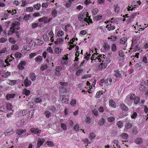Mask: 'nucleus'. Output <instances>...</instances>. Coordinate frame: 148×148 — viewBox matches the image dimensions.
<instances>
[{
  "label": "nucleus",
  "instance_id": "obj_28",
  "mask_svg": "<svg viewBox=\"0 0 148 148\" xmlns=\"http://www.w3.org/2000/svg\"><path fill=\"white\" fill-rule=\"evenodd\" d=\"M103 47L106 50H108L110 49V46L107 43H105L103 45Z\"/></svg>",
  "mask_w": 148,
  "mask_h": 148
},
{
  "label": "nucleus",
  "instance_id": "obj_58",
  "mask_svg": "<svg viewBox=\"0 0 148 148\" xmlns=\"http://www.w3.org/2000/svg\"><path fill=\"white\" fill-rule=\"evenodd\" d=\"M12 106L10 104H8L7 106V108L9 110H11L12 109Z\"/></svg>",
  "mask_w": 148,
  "mask_h": 148
},
{
  "label": "nucleus",
  "instance_id": "obj_57",
  "mask_svg": "<svg viewBox=\"0 0 148 148\" xmlns=\"http://www.w3.org/2000/svg\"><path fill=\"white\" fill-rule=\"evenodd\" d=\"M35 101L36 103H39L42 101V100L40 98H38L35 99Z\"/></svg>",
  "mask_w": 148,
  "mask_h": 148
},
{
  "label": "nucleus",
  "instance_id": "obj_47",
  "mask_svg": "<svg viewBox=\"0 0 148 148\" xmlns=\"http://www.w3.org/2000/svg\"><path fill=\"white\" fill-rule=\"evenodd\" d=\"M54 51L56 53L59 54V52L60 53L61 52V49H60V50L59 48V47H58L55 49Z\"/></svg>",
  "mask_w": 148,
  "mask_h": 148
},
{
  "label": "nucleus",
  "instance_id": "obj_25",
  "mask_svg": "<svg viewBox=\"0 0 148 148\" xmlns=\"http://www.w3.org/2000/svg\"><path fill=\"white\" fill-rule=\"evenodd\" d=\"M117 126L119 128H122L123 126V123L121 121H118L116 123Z\"/></svg>",
  "mask_w": 148,
  "mask_h": 148
},
{
  "label": "nucleus",
  "instance_id": "obj_21",
  "mask_svg": "<svg viewBox=\"0 0 148 148\" xmlns=\"http://www.w3.org/2000/svg\"><path fill=\"white\" fill-rule=\"evenodd\" d=\"M109 103L111 107H112L113 108L115 107V103L113 100H110L109 101Z\"/></svg>",
  "mask_w": 148,
  "mask_h": 148
},
{
  "label": "nucleus",
  "instance_id": "obj_24",
  "mask_svg": "<svg viewBox=\"0 0 148 148\" xmlns=\"http://www.w3.org/2000/svg\"><path fill=\"white\" fill-rule=\"evenodd\" d=\"M111 49L112 51L115 52L116 51V45L114 44H112V45Z\"/></svg>",
  "mask_w": 148,
  "mask_h": 148
},
{
  "label": "nucleus",
  "instance_id": "obj_18",
  "mask_svg": "<svg viewBox=\"0 0 148 148\" xmlns=\"http://www.w3.org/2000/svg\"><path fill=\"white\" fill-rule=\"evenodd\" d=\"M132 126V124L130 123H127L125 125V128L127 129H130Z\"/></svg>",
  "mask_w": 148,
  "mask_h": 148
},
{
  "label": "nucleus",
  "instance_id": "obj_45",
  "mask_svg": "<svg viewBox=\"0 0 148 148\" xmlns=\"http://www.w3.org/2000/svg\"><path fill=\"white\" fill-rule=\"evenodd\" d=\"M79 54H78V56H76L75 58V60H74L75 64H78L79 61H78L79 58H78V57L79 56Z\"/></svg>",
  "mask_w": 148,
  "mask_h": 148
},
{
  "label": "nucleus",
  "instance_id": "obj_33",
  "mask_svg": "<svg viewBox=\"0 0 148 148\" xmlns=\"http://www.w3.org/2000/svg\"><path fill=\"white\" fill-rule=\"evenodd\" d=\"M22 116L25 115L27 113V111L26 110H22L20 112Z\"/></svg>",
  "mask_w": 148,
  "mask_h": 148
},
{
  "label": "nucleus",
  "instance_id": "obj_42",
  "mask_svg": "<svg viewBox=\"0 0 148 148\" xmlns=\"http://www.w3.org/2000/svg\"><path fill=\"white\" fill-rule=\"evenodd\" d=\"M18 47L17 45L15 44L13 45L12 47V50H17L18 49Z\"/></svg>",
  "mask_w": 148,
  "mask_h": 148
},
{
  "label": "nucleus",
  "instance_id": "obj_15",
  "mask_svg": "<svg viewBox=\"0 0 148 148\" xmlns=\"http://www.w3.org/2000/svg\"><path fill=\"white\" fill-rule=\"evenodd\" d=\"M7 83L10 85L13 86L16 83V81L15 80H9L8 81Z\"/></svg>",
  "mask_w": 148,
  "mask_h": 148
},
{
  "label": "nucleus",
  "instance_id": "obj_44",
  "mask_svg": "<svg viewBox=\"0 0 148 148\" xmlns=\"http://www.w3.org/2000/svg\"><path fill=\"white\" fill-rule=\"evenodd\" d=\"M52 16L53 17H55L56 16V15L57 13V11L55 9H54L52 10Z\"/></svg>",
  "mask_w": 148,
  "mask_h": 148
},
{
  "label": "nucleus",
  "instance_id": "obj_48",
  "mask_svg": "<svg viewBox=\"0 0 148 148\" xmlns=\"http://www.w3.org/2000/svg\"><path fill=\"white\" fill-rule=\"evenodd\" d=\"M9 42L12 43V44H14L16 43V41L14 39V38H10L9 39Z\"/></svg>",
  "mask_w": 148,
  "mask_h": 148
},
{
  "label": "nucleus",
  "instance_id": "obj_49",
  "mask_svg": "<svg viewBox=\"0 0 148 148\" xmlns=\"http://www.w3.org/2000/svg\"><path fill=\"white\" fill-rule=\"evenodd\" d=\"M102 16L101 15V16L98 15V16H96L95 17V18L96 21H99V20L101 19L102 18Z\"/></svg>",
  "mask_w": 148,
  "mask_h": 148
},
{
  "label": "nucleus",
  "instance_id": "obj_43",
  "mask_svg": "<svg viewBox=\"0 0 148 148\" xmlns=\"http://www.w3.org/2000/svg\"><path fill=\"white\" fill-rule=\"evenodd\" d=\"M30 42L29 43V44L30 45H31L32 46H33V47H34L36 45V43L34 42H32V40H30L29 39Z\"/></svg>",
  "mask_w": 148,
  "mask_h": 148
},
{
  "label": "nucleus",
  "instance_id": "obj_59",
  "mask_svg": "<svg viewBox=\"0 0 148 148\" xmlns=\"http://www.w3.org/2000/svg\"><path fill=\"white\" fill-rule=\"evenodd\" d=\"M21 53L19 52H16L15 54V56L17 58H20L21 57Z\"/></svg>",
  "mask_w": 148,
  "mask_h": 148
},
{
  "label": "nucleus",
  "instance_id": "obj_8",
  "mask_svg": "<svg viewBox=\"0 0 148 148\" xmlns=\"http://www.w3.org/2000/svg\"><path fill=\"white\" fill-rule=\"evenodd\" d=\"M20 23L18 22H16L14 23H12L11 25V27H10V29L12 30L14 28H15L14 27H18L20 25Z\"/></svg>",
  "mask_w": 148,
  "mask_h": 148
},
{
  "label": "nucleus",
  "instance_id": "obj_16",
  "mask_svg": "<svg viewBox=\"0 0 148 148\" xmlns=\"http://www.w3.org/2000/svg\"><path fill=\"white\" fill-rule=\"evenodd\" d=\"M134 104H137L140 101V99L139 98L135 95V97L134 98Z\"/></svg>",
  "mask_w": 148,
  "mask_h": 148
},
{
  "label": "nucleus",
  "instance_id": "obj_2",
  "mask_svg": "<svg viewBox=\"0 0 148 148\" xmlns=\"http://www.w3.org/2000/svg\"><path fill=\"white\" fill-rule=\"evenodd\" d=\"M81 66L74 65L75 70L76 71L75 74L78 76L83 71V69H81Z\"/></svg>",
  "mask_w": 148,
  "mask_h": 148
},
{
  "label": "nucleus",
  "instance_id": "obj_60",
  "mask_svg": "<svg viewBox=\"0 0 148 148\" xmlns=\"http://www.w3.org/2000/svg\"><path fill=\"white\" fill-rule=\"evenodd\" d=\"M99 111L100 112H103L104 111L103 108L102 106H100L98 109Z\"/></svg>",
  "mask_w": 148,
  "mask_h": 148
},
{
  "label": "nucleus",
  "instance_id": "obj_32",
  "mask_svg": "<svg viewBox=\"0 0 148 148\" xmlns=\"http://www.w3.org/2000/svg\"><path fill=\"white\" fill-rule=\"evenodd\" d=\"M91 76L90 74H85L82 76V78L83 79H84L88 77H90Z\"/></svg>",
  "mask_w": 148,
  "mask_h": 148
},
{
  "label": "nucleus",
  "instance_id": "obj_63",
  "mask_svg": "<svg viewBox=\"0 0 148 148\" xmlns=\"http://www.w3.org/2000/svg\"><path fill=\"white\" fill-rule=\"evenodd\" d=\"M7 40L4 38H2L0 39V42L1 43L7 41Z\"/></svg>",
  "mask_w": 148,
  "mask_h": 148
},
{
  "label": "nucleus",
  "instance_id": "obj_23",
  "mask_svg": "<svg viewBox=\"0 0 148 148\" xmlns=\"http://www.w3.org/2000/svg\"><path fill=\"white\" fill-rule=\"evenodd\" d=\"M51 113L48 110H46L45 112V115L46 117L47 118L50 117L51 116Z\"/></svg>",
  "mask_w": 148,
  "mask_h": 148
},
{
  "label": "nucleus",
  "instance_id": "obj_40",
  "mask_svg": "<svg viewBox=\"0 0 148 148\" xmlns=\"http://www.w3.org/2000/svg\"><path fill=\"white\" fill-rule=\"evenodd\" d=\"M99 12V10L98 9L96 8L95 9H93L92 11V13L94 15L96 14Z\"/></svg>",
  "mask_w": 148,
  "mask_h": 148
},
{
  "label": "nucleus",
  "instance_id": "obj_20",
  "mask_svg": "<svg viewBox=\"0 0 148 148\" xmlns=\"http://www.w3.org/2000/svg\"><path fill=\"white\" fill-rule=\"evenodd\" d=\"M110 26L108 27L109 25H107L106 26V27L108 28V30L110 31L111 30H114L115 29V26L112 25L111 24L110 25Z\"/></svg>",
  "mask_w": 148,
  "mask_h": 148
},
{
  "label": "nucleus",
  "instance_id": "obj_56",
  "mask_svg": "<svg viewBox=\"0 0 148 148\" xmlns=\"http://www.w3.org/2000/svg\"><path fill=\"white\" fill-rule=\"evenodd\" d=\"M47 65H42V66L40 68V69L42 71H43L44 70L47 69Z\"/></svg>",
  "mask_w": 148,
  "mask_h": 148
},
{
  "label": "nucleus",
  "instance_id": "obj_34",
  "mask_svg": "<svg viewBox=\"0 0 148 148\" xmlns=\"http://www.w3.org/2000/svg\"><path fill=\"white\" fill-rule=\"evenodd\" d=\"M95 137V135L93 132L90 133L89 134V137L90 139H94Z\"/></svg>",
  "mask_w": 148,
  "mask_h": 148
},
{
  "label": "nucleus",
  "instance_id": "obj_26",
  "mask_svg": "<svg viewBox=\"0 0 148 148\" xmlns=\"http://www.w3.org/2000/svg\"><path fill=\"white\" fill-rule=\"evenodd\" d=\"M42 60V57L40 56H38L35 58V60L36 62H40Z\"/></svg>",
  "mask_w": 148,
  "mask_h": 148
},
{
  "label": "nucleus",
  "instance_id": "obj_22",
  "mask_svg": "<svg viewBox=\"0 0 148 148\" xmlns=\"http://www.w3.org/2000/svg\"><path fill=\"white\" fill-rule=\"evenodd\" d=\"M41 5L39 3H37L36 5H34L33 7L34 9H36V10H38L41 7Z\"/></svg>",
  "mask_w": 148,
  "mask_h": 148
},
{
  "label": "nucleus",
  "instance_id": "obj_30",
  "mask_svg": "<svg viewBox=\"0 0 148 148\" xmlns=\"http://www.w3.org/2000/svg\"><path fill=\"white\" fill-rule=\"evenodd\" d=\"M104 120L103 119H101L99 120V124L100 126H102L104 125Z\"/></svg>",
  "mask_w": 148,
  "mask_h": 148
},
{
  "label": "nucleus",
  "instance_id": "obj_29",
  "mask_svg": "<svg viewBox=\"0 0 148 148\" xmlns=\"http://www.w3.org/2000/svg\"><path fill=\"white\" fill-rule=\"evenodd\" d=\"M46 144L48 146L50 147H52L54 145L53 143L50 141H47Z\"/></svg>",
  "mask_w": 148,
  "mask_h": 148
},
{
  "label": "nucleus",
  "instance_id": "obj_50",
  "mask_svg": "<svg viewBox=\"0 0 148 148\" xmlns=\"http://www.w3.org/2000/svg\"><path fill=\"white\" fill-rule=\"evenodd\" d=\"M74 130L76 131H77L79 129V125L78 124H76L73 127Z\"/></svg>",
  "mask_w": 148,
  "mask_h": 148
},
{
  "label": "nucleus",
  "instance_id": "obj_61",
  "mask_svg": "<svg viewBox=\"0 0 148 148\" xmlns=\"http://www.w3.org/2000/svg\"><path fill=\"white\" fill-rule=\"evenodd\" d=\"M119 56L121 57H123L124 56V54L123 51L121 50L119 51Z\"/></svg>",
  "mask_w": 148,
  "mask_h": 148
},
{
  "label": "nucleus",
  "instance_id": "obj_41",
  "mask_svg": "<svg viewBox=\"0 0 148 148\" xmlns=\"http://www.w3.org/2000/svg\"><path fill=\"white\" fill-rule=\"evenodd\" d=\"M115 120V118L112 116H110L108 119V120L109 122H112L114 121Z\"/></svg>",
  "mask_w": 148,
  "mask_h": 148
},
{
  "label": "nucleus",
  "instance_id": "obj_54",
  "mask_svg": "<svg viewBox=\"0 0 148 148\" xmlns=\"http://www.w3.org/2000/svg\"><path fill=\"white\" fill-rule=\"evenodd\" d=\"M36 53H31L29 55V58H30L32 59L34 58V56H36Z\"/></svg>",
  "mask_w": 148,
  "mask_h": 148
},
{
  "label": "nucleus",
  "instance_id": "obj_6",
  "mask_svg": "<svg viewBox=\"0 0 148 148\" xmlns=\"http://www.w3.org/2000/svg\"><path fill=\"white\" fill-rule=\"evenodd\" d=\"M31 82L30 80H29L27 77L24 81V84L25 86L26 87H27L31 84Z\"/></svg>",
  "mask_w": 148,
  "mask_h": 148
},
{
  "label": "nucleus",
  "instance_id": "obj_53",
  "mask_svg": "<svg viewBox=\"0 0 148 148\" xmlns=\"http://www.w3.org/2000/svg\"><path fill=\"white\" fill-rule=\"evenodd\" d=\"M38 25V24L37 23H33L32 24V28H35L37 27Z\"/></svg>",
  "mask_w": 148,
  "mask_h": 148
},
{
  "label": "nucleus",
  "instance_id": "obj_5",
  "mask_svg": "<svg viewBox=\"0 0 148 148\" xmlns=\"http://www.w3.org/2000/svg\"><path fill=\"white\" fill-rule=\"evenodd\" d=\"M146 82L144 81H142L140 85L139 89L140 90L143 91L145 90V88Z\"/></svg>",
  "mask_w": 148,
  "mask_h": 148
},
{
  "label": "nucleus",
  "instance_id": "obj_36",
  "mask_svg": "<svg viewBox=\"0 0 148 148\" xmlns=\"http://www.w3.org/2000/svg\"><path fill=\"white\" fill-rule=\"evenodd\" d=\"M60 124L61 127L64 130H66V124L61 123Z\"/></svg>",
  "mask_w": 148,
  "mask_h": 148
},
{
  "label": "nucleus",
  "instance_id": "obj_10",
  "mask_svg": "<svg viewBox=\"0 0 148 148\" xmlns=\"http://www.w3.org/2000/svg\"><path fill=\"white\" fill-rule=\"evenodd\" d=\"M27 130L26 129L22 130L20 129L17 130V134L19 135H21L23 133H25L26 132Z\"/></svg>",
  "mask_w": 148,
  "mask_h": 148
},
{
  "label": "nucleus",
  "instance_id": "obj_1",
  "mask_svg": "<svg viewBox=\"0 0 148 148\" xmlns=\"http://www.w3.org/2000/svg\"><path fill=\"white\" fill-rule=\"evenodd\" d=\"M135 97V95L134 94H132L128 95L125 99V102L128 104L131 105Z\"/></svg>",
  "mask_w": 148,
  "mask_h": 148
},
{
  "label": "nucleus",
  "instance_id": "obj_14",
  "mask_svg": "<svg viewBox=\"0 0 148 148\" xmlns=\"http://www.w3.org/2000/svg\"><path fill=\"white\" fill-rule=\"evenodd\" d=\"M30 79L32 81H34L36 77L35 74L34 73H31L29 75Z\"/></svg>",
  "mask_w": 148,
  "mask_h": 148
},
{
  "label": "nucleus",
  "instance_id": "obj_11",
  "mask_svg": "<svg viewBox=\"0 0 148 148\" xmlns=\"http://www.w3.org/2000/svg\"><path fill=\"white\" fill-rule=\"evenodd\" d=\"M11 74V73L8 71L6 72L4 74L2 75L1 77L4 78H7Z\"/></svg>",
  "mask_w": 148,
  "mask_h": 148
},
{
  "label": "nucleus",
  "instance_id": "obj_9",
  "mask_svg": "<svg viewBox=\"0 0 148 148\" xmlns=\"http://www.w3.org/2000/svg\"><path fill=\"white\" fill-rule=\"evenodd\" d=\"M114 76L116 77H121L122 74L121 72L118 70H115Z\"/></svg>",
  "mask_w": 148,
  "mask_h": 148
},
{
  "label": "nucleus",
  "instance_id": "obj_12",
  "mask_svg": "<svg viewBox=\"0 0 148 148\" xmlns=\"http://www.w3.org/2000/svg\"><path fill=\"white\" fill-rule=\"evenodd\" d=\"M96 67L97 68V70H101L102 69H104L106 67V65H96Z\"/></svg>",
  "mask_w": 148,
  "mask_h": 148
},
{
  "label": "nucleus",
  "instance_id": "obj_37",
  "mask_svg": "<svg viewBox=\"0 0 148 148\" xmlns=\"http://www.w3.org/2000/svg\"><path fill=\"white\" fill-rule=\"evenodd\" d=\"M42 37L45 41H47L48 40H49V37L47 35L44 34L42 36Z\"/></svg>",
  "mask_w": 148,
  "mask_h": 148
},
{
  "label": "nucleus",
  "instance_id": "obj_7",
  "mask_svg": "<svg viewBox=\"0 0 148 148\" xmlns=\"http://www.w3.org/2000/svg\"><path fill=\"white\" fill-rule=\"evenodd\" d=\"M120 106L121 109L124 111H127L129 110L128 107L123 103L120 105Z\"/></svg>",
  "mask_w": 148,
  "mask_h": 148
},
{
  "label": "nucleus",
  "instance_id": "obj_51",
  "mask_svg": "<svg viewBox=\"0 0 148 148\" xmlns=\"http://www.w3.org/2000/svg\"><path fill=\"white\" fill-rule=\"evenodd\" d=\"M90 119L89 116H87L85 119V121L86 123H90Z\"/></svg>",
  "mask_w": 148,
  "mask_h": 148
},
{
  "label": "nucleus",
  "instance_id": "obj_39",
  "mask_svg": "<svg viewBox=\"0 0 148 148\" xmlns=\"http://www.w3.org/2000/svg\"><path fill=\"white\" fill-rule=\"evenodd\" d=\"M137 116V113L136 112H134L131 116V118L132 119H134Z\"/></svg>",
  "mask_w": 148,
  "mask_h": 148
},
{
  "label": "nucleus",
  "instance_id": "obj_27",
  "mask_svg": "<svg viewBox=\"0 0 148 148\" xmlns=\"http://www.w3.org/2000/svg\"><path fill=\"white\" fill-rule=\"evenodd\" d=\"M112 82V79L111 78H108L106 80L105 83L108 85H110Z\"/></svg>",
  "mask_w": 148,
  "mask_h": 148
},
{
  "label": "nucleus",
  "instance_id": "obj_46",
  "mask_svg": "<svg viewBox=\"0 0 148 148\" xmlns=\"http://www.w3.org/2000/svg\"><path fill=\"white\" fill-rule=\"evenodd\" d=\"M114 7H115V8H114V11L115 12H119V7L118 6V5H114Z\"/></svg>",
  "mask_w": 148,
  "mask_h": 148
},
{
  "label": "nucleus",
  "instance_id": "obj_19",
  "mask_svg": "<svg viewBox=\"0 0 148 148\" xmlns=\"http://www.w3.org/2000/svg\"><path fill=\"white\" fill-rule=\"evenodd\" d=\"M23 94L25 95L26 96H28L30 94V91L28 90H27L26 89H24L23 90Z\"/></svg>",
  "mask_w": 148,
  "mask_h": 148
},
{
  "label": "nucleus",
  "instance_id": "obj_62",
  "mask_svg": "<svg viewBox=\"0 0 148 148\" xmlns=\"http://www.w3.org/2000/svg\"><path fill=\"white\" fill-rule=\"evenodd\" d=\"M23 47L24 49L27 51H29L31 49L30 47L28 46H24Z\"/></svg>",
  "mask_w": 148,
  "mask_h": 148
},
{
  "label": "nucleus",
  "instance_id": "obj_55",
  "mask_svg": "<svg viewBox=\"0 0 148 148\" xmlns=\"http://www.w3.org/2000/svg\"><path fill=\"white\" fill-rule=\"evenodd\" d=\"M60 84L61 85L63 86H66L68 85V83L67 82H60Z\"/></svg>",
  "mask_w": 148,
  "mask_h": 148
},
{
  "label": "nucleus",
  "instance_id": "obj_38",
  "mask_svg": "<svg viewBox=\"0 0 148 148\" xmlns=\"http://www.w3.org/2000/svg\"><path fill=\"white\" fill-rule=\"evenodd\" d=\"M76 101L75 100L73 99L71 101L70 103V105L73 106H75L76 105Z\"/></svg>",
  "mask_w": 148,
  "mask_h": 148
},
{
  "label": "nucleus",
  "instance_id": "obj_52",
  "mask_svg": "<svg viewBox=\"0 0 148 148\" xmlns=\"http://www.w3.org/2000/svg\"><path fill=\"white\" fill-rule=\"evenodd\" d=\"M26 11L29 12H31L33 10V8L32 7H28L26 9Z\"/></svg>",
  "mask_w": 148,
  "mask_h": 148
},
{
  "label": "nucleus",
  "instance_id": "obj_13",
  "mask_svg": "<svg viewBox=\"0 0 148 148\" xmlns=\"http://www.w3.org/2000/svg\"><path fill=\"white\" fill-rule=\"evenodd\" d=\"M48 18V16L43 17L41 18L38 19V21L40 22H42L43 21H44V23H45V22L47 21V20Z\"/></svg>",
  "mask_w": 148,
  "mask_h": 148
},
{
  "label": "nucleus",
  "instance_id": "obj_17",
  "mask_svg": "<svg viewBox=\"0 0 148 148\" xmlns=\"http://www.w3.org/2000/svg\"><path fill=\"white\" fill-rule=\"evenodd\" d=\"M135 142L138 144H141L143 143L142 139L140 138H137L135 140Z\"/></svg>",
  "mask_w": 148,
  "mask_h": 148
},
{
  "label": "nucleus",
  "instance_id": "obj_4",
  "mask_svg": "<svg viewBox=\"0 0 148 148\" xmlns=\"http://www.w3.org/2000/svg\"><path fill=\"white\" fill-rule=\"evenodd\" d=\"M45 141V140L44 138H38L37 144V148H39Z\"/></svg>",
  "mask_w": 148,
  "mask_h": 148
},
{
  "label": "nucleus",
  "instance_id": "obj_3",
  "mask_svg": "<svg viewBox=\"0 0 148 148\" xmlns=\"http://www.w3.org/2000/svg\"><path fill=\"white\" fill-rule=\"evenodd\" d=\"M30 131L32 133H34V134H36L39 136H40V134L41 132V130L34 128H32L30 129Z\"/></svg>",
  "mask_w": 148,
  "mask_h": 148
},
{
  "label": "nucleus",
  "instance_id": "obj_31",
  "mask_svg": "<svg viewBox=\"0 0 148 148\" xmlns=\"http://www.w3.org/2000/svg\"><path fill=\"white\" fill-rule=\"evenodd\" d=\"M14 97H15V95L13 94H9L6 96V97L7 98V99L8 100H10V99L11 98H14Z\"/></svg>",
  "mask_w": 148,
  "mask_h": 148
},
{
  "label": "nucleus",
  "instance_id": "obj_64",
  "mask_svg": "<svg viewBox=\"0 0 148 148\" xmlns=\"http://www.w3.org/2000/svg\"><path fill=\"white\" fill-rule=\"evenodd\" d=\"M49 110L53 112H54L56 111V108L53 106H52L50 109Z\"/></svg>",
  "mask_w": 148,
  "mask_h": 148
},
{
  "label": "nucleus",
  "instance_id": "obj_35",
  "mask_svg": "<svg viewBox=\"0 0 148 148\" xmlns=\"http://www.w3.org/2000/svg\"><path fill=\"white\" fill-rule=\"evenodd\" d=\"M57 36H62L64 34V32L62 31L59 30L57 32Z\"/></svg>",
  "mask_w": 148,
  "mask_h": 148
}]
</instances>
